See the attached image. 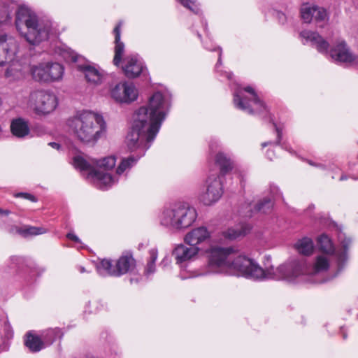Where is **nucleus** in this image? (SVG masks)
<instances>
[{
  "label": "nucleus",
  "instance_id": "obj_36",
  "mask_svg": "<svg viewBox=\"0 0 358 358\" xmlns=\"http://www.w3.org/2000/svg\"><path fill=\"white\" fill-rule=\"evenodd\" d=\"M15 196L16 197H22L23 199L29 200V201H31L32 202H36L37 201V199L36 198V196H34L33 194H29V193L20 192V193L16 194Z\"/></svg>",
  "mask_w": 358,
  "mask_h": 358
},
{
  "label": "nucleus",
  "instance_id": "obj_4",
  "mask_svg": "<svg viewBox=\"0 0 358 358\" xmlns=\"http://www.w3.org/2000/svg\"><path fill=\"white\" fill-rule=\"evenodd\" d=\"M66 125L74 138L84 143H96L106 130L102 115L87 110L78 111L67 120Z\"/></svg>",
  "mask_w": 358,
  "mask_h": 358
},
{
  "label": "nucleus",
  "instance_id": "obj_30",
  "mask_svg": "<svg viewBox=\"0 0 358 358\" xmlns=\"http://www.w3.org/2000/svg\"><path fill=\"white\" fill-rule=\"evenodd\" d=\"M249 230L250 227L246 224H243L241 227L236 229L229 228L223 231L222 234L226 238L233 240L242 235H245Z\"/></svg>",
  "mask_w": 358,
  "mask_h": 358
},
{
  "label": "nucleus",
  "instance_id": "obj_43",
  "mask_svg": "<svg viewBox=\"0 0 358 358\" xmlns=\"http://www.w3.org/2000/svg\"><path fill=\"white\" fill-rule=\"evenodd\" d=\"M10 213V211L7 209H2L0 208V217L8 216Z\"/></svg>",
  "mask_w": 358,
  "mask_h": 358
},
{
  "label": "nucleus",
  "instance_id": "obj_23",
  "mask_svg": "<svg viewBox=\"0 0 358 358\" xmlns=\"http://www.w3.org/2000/svg\"><path fill=\"white\" fill-rule=\"evenodd\" d=\"M24 343L31 352H38L45 348V344L41 335L39 336L34 331H29L25 334Z\"/></svg>",
  "mask_w": 358,
  "mask_h": 358
},
{
  "label": "nucleus",
  "instance_id": "obj_8",
  "mask_svg": "<svg viewBox=\"0 0 358 358\" xmlns=\"http://www.w3.org/2000/svg\"><path fill=\"white\" fill-rule=\"evenodd\" d=\"M196 217V209L185 204H176L165 208L159 217L162 225L174 230H182L189 227Z\"/></svg>",
  "mask_w": 358,
  "mask_h": 358
},
{
  "label": "nucleus",
  "instance_id": "obj_5",
  "mask_svg": "<svg viewBox=\"0 0 358 358\" xmlns=\"http://www.w3.org/2000/svg\"><path fill=\"white\" fill-rule=\"evenodd\" d=\"M299 36L303 44L310 43L319 52L329 53L331 59L336 62L351 64L357 59V56L350 51L344 40H337L329 52V42L318 33L303 30L300 32Z\"/></svg>",
  "mask_w": 358,
  "mask_h": 358
},
{
  "label": "nucleus",
  "instance_id": "obj_13",
  "mask_svg": "<svg viewBox=\"0 0 358 358\" xmlns=\"http://www.w3.org/2000/svg\"><path fill=\"white\" fill-rule=\"evenodd\" d=\"M223 192V185L220 176L211 173L201 187L199 200L205 206H211L220 200Z\"/></svg>",
  "mask_w": 358,
  "mask_h": 358
},
{
  "label": "nucleus",
  "instance_id": "obj_31",
  "mask_svg": "<svg viewBox=\"0 0 358 358\" xmlns=\"http://www.w3.org/2000/svg\"><path fill=\"white\" fill-rule=\"evenodd\" d=\"M138 158L134 156H130L127 158L122 159L120 164L116 169V174L118 176L122 175L124 171L131 169L137 162Z\"/></svg>",
  "mask_w": 358,
  "mask_h": 358
},
{
  "label": "nucleus",
  "instance_id": "obj_46",
  "mask_svg": "<svg viewBox=\"0 0 358 358\" xmlns=\"http://www.w3.org/2000/svg\"><path fill=\"white\" fill-rule=\"evenodd\" d=\"M273 155V151L268 150V152H267V157H268V158H269L271 160Z\"/></svg>",
  "mask_w": 358,
  "mask_h": 358
},
{
  "label": "nucleus",
  "instance_id": "obj_51",
  "mask_svg": "<svg viewBox=\"0 0 358 358\" xmlns=\"http://www.w3.org/2000/svg\"><path fill=\"white\" fill-rule=\"evenodd\" d=\"M346 337H347V335L345 334V333H343V338L345 339V338H346Z\"/></svg>",
  "mask_w": 358,
  "mask_h": 358
},
{
  "label": "nucleus",
  "instance_id": "obj_40",
  "mask_svg": "<svg viewBox=\"0 0 358 358\" xmlns=\"http://www.w3.org/2000/svg\"><path fill=\"white\" fill-rule=\"evenodd\" d=\"M273 126L275 127V131L277 133V140H276L275 143L277 145H280V141H281V137H282V131L277 127L275 124H273Z\"/></svg>",
  "mask_w": 358,
  "mask_h": 358
},
{
  "label": "nucleus",
  "instance_id": "obj_48",
  "mask_svg": "<svg viewBox=\"0 0 358 358\" xmlns=\"http://www.w3.org/2000/svg\"><path fill=\"white\" fill-rule=\"evenodd\" d=\"M225 73H226V76H227V78L229 80L231 79V77H232V76H233L232 73H231V72H226Z\"/></svg>",
  "mask_w": 358,
  "mask_h": 358
},
{
  "label": "nucleus",
  "instance_id": "obj_20",
  "mask_svg": "<svg viewBox=\"0 0 358 358\" xmlns=\"http://www.w3.org/2000/svg\"><path fill=\"white\" fill-rule=\"evenodd\" d=\"M210 237V233L206 227H199L189 231L184 238L185 243L194 247L206 241Z\"/></svg>",
  "mask_w": 358,
  "mask_h": 358
},
{
  "label": "nucleus",
  "instance_id": "obj_35",
  "mask_svg": "<svg viewBox=\"0 0 358 358\" xmlns=\"http://www.w3.org/2000/svg\"><path fill=\"white\" fill-rule=\"evenodd\" d=\"M62 57L67 62H76L78 60V55L71 50H65L62 53Z\"/></svg>",
  "mask_w": 358,
  "mask_h": 358
},
{
  "label": "nucleus",
  "instance_id": "obj_1",
  "mask_svg": "<svg viewBox=\"0 0 358 358\" xmlns=\"http://www.w3.org/2000/svg\"><path fill=\"white\" fill-rule=\"evenodd\" d=\"M208 264L205 271H196L189 277H197L210 273H223L242 275L256 280L278 279L283 275V268L274 271L271 267L266 270L260 267L252 259L239 255L231 247L214 246L206 250Z\"/></svg>",
  "mask_w": 358,
  "mask_h": 358
},
{
  "label": "nucleus",
  "instance_id": "obj_54",
  "mask_svg": "<svg viewBox=\"0 0 358 358\" xmlns=\"http://www.w3.org/2000/svg\"><path fill=\"white\" fill-rule=\"evenodd\" d=\"M352 178H353L354 180H357L358 178H354V177H351Z\"/></svg>",
  "mask_w": 358,
  "mask_h": 358
},
{
  "label": "nucleus",
  "instance_id": "obj_49",
  "mask_svg": "<svg viewBox=\"0 0 358 358\" xmlns=\"http://www.w3.org/2000/svg\"><path fill=\"white\" fill-rule=\"evenodd\" d=\"M271 143H270V142L264 143H262V146H263V147H265V146H266V145H269V144H271Z\"/></svg>",
  "mask_w": 358,
  "mask_h": 358
},
{
  "label": "nucleus",
  "instance_id": "obj_29",
  "mask_svg": "<svg viewBox=\"0 0 358 358\" xmlns=\"http://www.w3.org/2000/svg\"><path fill=\"white\" fill-rule=\"evenodd\" d=\"M41 336L46 348L52 344L57 338H60L62 336V332L59 329H49L43 331Z\"/></svg>",
  "mask_w": 358,
  "mask_h": 358
},
{
  "label": "nucleus",
  "instance_id": "obj_47",
  "mask_svg": "<svg viewBox=\"0 0 358 358\" xmlns=\"http://www.w3.org/2000/svg\"><path fill=\"white\" fill-rule=\"evenodd\" d=\"M349 177L345 174H343L341 178H340V180L341 181H343V180H345L348 178Z\"/></svg>",
  "mask_w": 358,
  "mask_h": 358
},
{
  "label": "nucleus",
  "instance_id": "obj_3",
  "mask_svg": "<svg viewBox=\"0 0 358 358\" xmlns=\"http://www.w3.org/2000/svg\"><path fill=\"white\" fill-rule=\"evenodd\" d=\"M14 14L17 30L31 45L47 40L52 32L50 20L39 19L34 12L24 6L19 7L13 0H0V24L10 23Z\"/></svg>",
  "mask_w": 358,
  "mask_h": 358
},
{
  "label": "nucleus",
  "instance_id": "obj_10",
  "mask_svg": "<svg viewBox=\"0 0 358 358\" xmlns=\"http://www.w3.org/2000/svg\"><path fill=\"white\" fill-rule=\"evenodd\" d=\"M64 67L57 62H42L29 68L32 78L40 83H52L60 80L64 75Z\"/></svg>",
  "mask_w": 358,
  "mask_h": 358
},
{
  "label": "nucleus",
  "instance_id": "obj_27",
  "mask_svg": "<svg viewBox=\"0 0 358 358\" xmlns=\"http://www.w3.org/2000/svg\"><path fill=\"white\" fill-rule=\"evenodd\" d=\"M215 164L219 166L222 174L224 175L233 169V162L227 154L219 152L215 156Z\"/></svg>",
  "mask_w": 358,
  "mask_h": 358
},
{
  "label": "nucleus",
  "instance_id": "obj_14",
  "mask_svg": "<svg viewBox=\"0 0 358 358\" xmlns=\"http://www.w3.org/2000/svg\"><path fill=\"white\" fill-rule=\"evenodd\" d=\"M135 265V260L131 255H122L117 261L114 266L108 259L101 260L96 265L97 272L100 275L120 276L129 272Z\"/></svg>",
  "mask_w": 358,
  "mask_h": 358
},
{
  "label": "nucleus",
  "instance_id": "obj_26",
  "mask_svg": "<svg viewBox=\"0 0 358 358\" xmlns=\"http://www.w3.org/2000/svg\"><path fill=\"white\" fill-rule=\"evenodd\" d=\"M7 68L5 72V76L10 81H15L22 79L24 77V70L18 61L14 59L13 62Z\"/></svg>",
  "mask_w": 358,
  "mask_h": 358
},
{
  "label": "nucleus",
  "instance_id": "obj_50",
  "mask_svg": "<svg viewBox=\"0 0 358 358\" xmlns=\"http://www.w3.org/2000/svg\"><path fill=\"white\" fill-rule=\"evenodd\" d=\"M80 271L81 273H84L85 271V269L84 267H81Z\"/></svg>",
  "mask_w": 358,
  "mask_h": 358
},
{
  "label": "nucleus",
  "instance_id": "obj_6",
  "mask_svg": "<svg viewBox=\"0 0 358 358\" xmlns=\"http://www.w3.org/2000/svg\"><path fill=\"white\" fill-rule=\"evenodd\" d=\"M115 163L116 159L114 156L106 157L95 161L97 166L95 169L81 156H76L73 159L75 168L88 171V178L100 189H106L117 182L115 177H112L110 174L106 172L112 169L115 166Z\"/></svg>",
  "mask_w": 358,
  "mask_h": 358
},
{
  "label": "nucleus",
  "instance_id": "obj_44",
  "mask_svg": "<svg viewBox=\"0 0 358 358\" xmlns=\"http://www.w3.org/2000/svg\"><path fill=\"white\" fill-rule=\"evenodd\" d=\"M48 145L56 150H59L60 148V145L56 142H50L48 143Z\"/></svg>",
  "mask_w": 358,
  "mask_h": 358
},
{
  "label": "nucleus",
  "instance_id": "obj_37",
  "mask_svg": "<svg viewBox=\"0 0 358 358\" xmlns=\"http://www.w3.org/2000/svg\"><path fill=\"white\" fill-rule=\"evenodd\" d=\"M155 263L148 262L145 268V273L147 275L152 274L155 271Z\"/></svg>",
  "mask_w": 358,
  "mask_h": 358
},
{
  "label": "nucleus",
  "instance_id": "obj_2",
  "mask_svg": "<svg viewBox=\"0 0 358 358\" xmlns=\"http://www.w3.org/2000/svg\"><path fill=\"white\" fill-rule=\"evenodd\" d=\"M170 107L167 94L155 92L147 106L139 108L134 115L131 129L126 143L131 151L142 148L148 150L155 138Z\"/></svg>",
  "mask_w": 358,
  "mask_h": 358
},
{
  "label": "nucleus",
  "instance_id": "obj_41",
  "mask_svg": "<svg viewBox=\"0 0 358 358\" xmlns=\"http://www.w3.org/2000/svg\"><path fill=\"white\" fill-rule=\"evenodd\" d=\"M66 237L68 238H69L70 240H72V241H75L76 243H80V242L79 238L77 236H76L73 233H69V234H67Z\"/></svg>",
  "mask_w": 358,
  "mask_h": 358
},
{
  "label": "nucleus",
  "instance_id": "obj_28",
  "mask_svg": "<svg viewBox=\"0 0 358 358\" xmlns=\"http://www.w3.org/2000/svg\"><path fill=\"white\" fill-rule=\"evenodd\" d=\"M295 248L300 254L310 255L313 252L314 244L310 238L304 237L296 243Z\"/></svg>",
  "mask_w": 358,
  "mask_h": 358
},
{
  "label": "nucleus",
  "instance_id": "obj_12",
  "mask_svg": "<svg viewBox=\"0 0 358 358\" xmlns=\"http://www.w3.org/2000/svg\"><path fill=\"white\" fill-rule=\"evenodd\" d=\"M28 106L37 115H46L55 110L57 99L55 94L45 90H36L30 93Z\"/></svg>",
  "mask_w": 358,
  "mask_h": 358
},
{
  "label": "nucleus",
  "instance_id": "obj_22",
  "mask_svg": "<svg viewBox=\"0 0 358 358\" xmlns=\"http://www.w3.org/2000/svg\"><path fill=\"white\" fill-rule=\"evenodd\" d=\"M78 69L83 73L87 82L91 85H99L103 80V72L93 66L79 65Z\"/></svg>",
  "mask_w": 358,
  "mask_h": 358
},
{
  "label": "nucleus",
  "instance_id": "obj_33",
  "mask_svg": "<svg viewBox=\"0 0 358 358\" xmlns=\"http://www.w3.org/2000/svg\"><path fill=\"white\" fill-rule=\"evenodd\" d=\"M18 231L24 237H27L29 236H36V235L43 234L47 232V230L43 227L26 226V227L19 229Z\"/></svg>",
  "mask_w": 358,
  "mask_h": 358
},
{
  "label": "nucleus",
  "instance_id": "obj_11",
  "mask_svg": "<svg viewBox=\"0 0 358 358\" xmlns=\"http://www.w3.org/2000/svg\"><path fill=\"white\" fill-rule=\"evenodd\" d=\"M339 240L342 249L335 250L330 238L326 234H322L317 238L320 250L327 255H335L337 264V273L343 270L348 261V249L351 243L350 238H343L341 235Z\"/></svg>",
  "mask_w": 358,
  "mask_h": 358
},
{
  "label": "nucleus",
  "instance_id": "obj_18",
  "mask_svg": "<svg viewBox=\"0 0 358 358\" xmlns=\"http://www.w3.org/2000/svg\"><path fill=\"white\" fill-rule=\"evenodd\" d=\"M123 62L122 70L127 78H136L145 71L143 62L138 55H128Z\"/></svg>",
  "mask_w": 358,
  "mask_h": 358
},
{
  "label": "nucleus",
  "instance_id": "obj_24",
  "mask_svg": "<svg viewBox=\"0 0 358 358\" xmlns=\"http://www.w3.org/2000/svg\"><path fill=\"white\" fill-rule=\"evenodd\" d=\"M10 131L13 136L22 138L29 134L30 130L27 121L19 117L12 120Z\"/></svg>",
  "mask_w": 358,
  "mask_h": 358
},
{
  "label": "nucleus",
  "instance_id": "obj_19",
  "mask_svg": "<svg viewBox=\"0 0 358 358\" xmlns=\"http://www.w3.org/2000/svg\"><path fill=\"white\" fill-rule=\"evenodd\" d=\"M199 251L198 247H187L183 244H179L175 247L172 254L176 264H181L194 259L197 257Z\"/></svg>",
  "mask_w": 358,
  "mask_h": 358
},
{
  "label": "nucleus",
  "instance_id": "obj_15",
  "mask_svg": "<svg viewBox=\"0 0 358 358\" xmlns=\"http://www.w3.org/2000/svg\"><path fill=\"white\" fill-rule=\"evenodd\" d=\"M19 44L10 34L0 35V66L13 62L17 57Z\"/></svg>",
  "mask_w": 358,
  "mask_h": 358
},
{
  "label": "nucleus",
  "instance_id": "obj_32",
  "mask_svg": "<svg viewBox=\"0 0 358 358\" xmlns=\"http://www.w3.org/2000/svg\"><path fill=\"white\" fill-rule=\"evenodd\" d=\"M2 325H3L5 336H3L0 334V352L5 351L8 349V340L11 337V333L9 329L10 327L6 320L0 322V327H2Z\"/></svg>",
  "mask_w": 358,
  "mask_h": 358
},
{
  "label": "nucleus",
  "instance_id": "obj_21",
  "mask_svg": "<svg viewBox=\"0 0 358 358\" xmlns=\"http://www.w3.org/2000/svg\"><path fill=\"white\" fill-rule=\"evenodd\" d=\"M273 203L270 199H264L255 205L254 209L251 206V203H245L239 210V214L243 217H250L253 212H262L267 213L273 207Z\"/></svg>",
  "mask_w": 358,
  "mask_h": 358
},
{
  "label": "nucleus",
  "instance_id": "obj_25",
  "mask_svg": "<svg viewBox=\"0 0 358 358\" xmlns=\"http://www.w3.org/2000/svg\"><path fill=\"white\" fill-rule=\"evenodd\" d=\"M120 27L121 23L120 22L113 29L115 43L113 64L117 66L120 65L124 51V44L120 41Z\"/></svg>",
  "mask_w": 358,
  "mask_h": 358
},
{
  "label": "nucleus",
  "instance_id": "obj_7",
  "mask_svg": "<svg viewBox=\"0 0 358 358\" xmlns=\"http://www.w3.org/2000/svg\"><path fill=\"white\" fill-rule=\"evenodd\" d=\"M330 255L324 253L317 255L314 264L311 266H308L304 259L294 260L289 263L280 265L274 268V271L280 268H283L282 277L275 280H285L289 282H294L298 278L303 280L304 275H315L320 273L326 271L329 268Z\"/></svg>",
  "mask_w": 358,
  "mask_h": 358
},
{
  "label": "nucleus",
  "instance_id": "obj_9",
  "mask_svg": "<svg viewBox=\"0 0 358 358\" xmlns=\"http://www.w3.org/2000/svg\"><path fill=\"white\" fill-rule=\"evenodd\" d=\"M234 103L237 108L251 115L267 112L266 105L250 86L237 88L234 92Z\"/></svg>",
  "mask_w": 358,
  "mask_h": 358
},
{
  "label": "nucleus",
  "instance_id": "obj_38",
  "mask_svg": "<svg viewBox=\"0 0 358 358\" xmlns=\"http://www.w3.org/2000/svg\"><path fill=\"white\" fill-rule=\"evenodd\" d=\"M149 255H150V260L148 262L155 263V262L157 259V256H158L157 250L155 248L151 249L149 251Z\"/></svg>",
  "mask_w": 358,
  "mask_h": 358
},
{
  "label": "nucleus",
  "instance_id": "obj_42",
  "mask_svg": "<svg viewBox=\"0 0 358 358\" xmlns=\"http://www.w3.org/2000/svg\"><path fill=\"white\" fill-rule=\"evenodd\" d=\"M277 17H278V18L279 19V20H280V22L281 23L283 24L285 22L286 17H285L284 13H282L281 12H278L277 13Z\"/></svg>",
  "mask_w": 358,
  "mask_h": 358
},
{
  "label": "nucleus",
  "instance_id": "obj_52",
  "mask_svg": "<svg viewBox=\"0 0 358 358\" xmlns=\"http://www.w3.org/2000/svg\"><path fill=\"white\" fill-rule=\"evenodd\" d=\"M314 208V206H313V205L308 206V209H310V208Z\"/></svg>",
  "mask_w": 358,
  "mask_h": 358
},
{
  "label": "nucleus",
  "instance_id": "obj_45",
  "mask_svg": "<svg viewBox=\"0 0 358 358\" xmlns=\"http://www.w3.org/2000/svg\"><path fill=\"white\" fill-rule=\"evenodd\" d=\"M170 263H171V260L169 259V258L167 257H165L163 259L161 264L163 265L164 266H166V265L169 264Z\"/></svg>",
  "mask_w": 358,
  "mask_h": 358
},
{
  "label": "nucleus",
  "instance_id": "obj_53",
  "mask_svg": "<svg viewBox=\"0 0 358 358\" xmlns=\"http://www.w3.org/2000/svg\"><path fill=\"white\" fill-rule=\"evenodd\" d=\"M210 148L213 149V144L212 143L210 144Z\"/></svg>",
  "mask_w": 358,
  "mask_h": 358
},
{
  "label": "nucleus",
  "instance_id": "obj_17",
  "mask_svg": "<svg viewBox=\"0 0 358 358\" xmlns=\"http://www.w3.org/2000/svg\"><path fill=\"white\" fill-rule=\"evenodd\" d=\"M111 96L117 101L130 103L137 99L138 92L132 83L124 82L117 84L112 89Z\"/></svg>",
  "mask_w": 358,
  "mask_h": 358
},
{
  "label": "nucleus",
  "instance_id": "obj_39",
  "mask_svg": "<svg viewBox=\"0 0 358 358\" xmlns=\"http://www.w3.org/2000/svg\"><path fill=\"white\" fill-rule=\"evenodd\" d=\"M217 49L219 50L218 60L215 65V69L217 71H218L219 67L222 65V48L218 47Z\"/></svg>",
  "mask_w": 358,
  "mask_h": 358
},
{
  "label": "nucleus",
  "instance_id": "obj_34",
  "mask_svg": "<svg viewBox=\"0 0 358 358\" xmlns=\"http://www.w3.org/2000/svg\"><path fill=\"white\" fill-rule=\"evenodd\" d=\"M180 2L184 7L188 8L193 13L198 14L199 12V8L196 4V0H177Z\"/></svg>",
  "mask_w": 358,
  "mask_h": 358
},
{
  "label": "nucleus",
  "instance_id": "obj_16",
  "mask_svg": "<svg viewBox=\"0 0 358 358\" xmlns=\"http://www.w3.org/2000/svg\"><path fill=\"white\" fill-rule=\"evenodd\" d=\"M301 15L304 22H315L320 27H323L329 20L327 10L317 6L303 5L301 8Z\"/></svg>",
  "mask_w": 358,
  "mask_h": 358
}]
</instances>
